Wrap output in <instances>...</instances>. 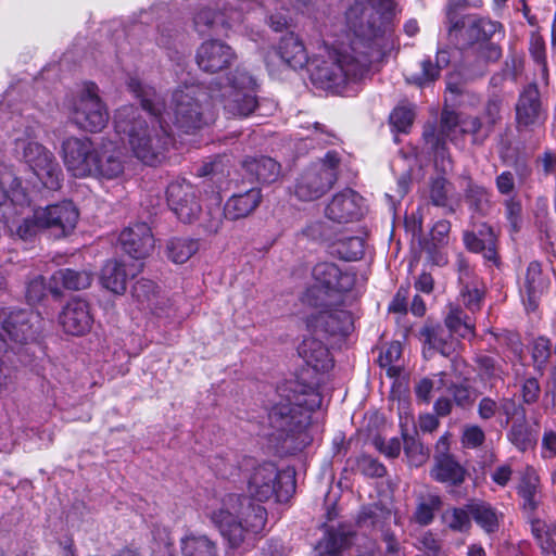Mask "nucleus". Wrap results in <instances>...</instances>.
Here are the masks:
<instances>
[{"label": "nucleus", "instance_id": "obj_52", "mask_svg": "<svg viewBox=\"0 0 556 556\" xmlns=\"http://www.w3.org/2000/svg\"><path fill=\"white\" fill-rule=\"evenodd\" d=\"M404 438V452L408 457V460L414 466H420L427 460V453L420 442L414 437H408L403 433Z\"/></svg>", "mask_w": 556, "mask_h": 556}, {"label": "nucleus", "instance_id": "obj_53", "mask_svg": "<svg viewBox=\"0 0 556 556\" xmlns=\"http://www.w3.org/2000/svg\"><path fill=\"white\" fill-rule=\"evenodd\" d=\"M505 216L513 232H518L522 225V206L520 201L511 198L505 201Z\"/></svg>", "mask_w": 556, "mask_h": 556}, {"label": "nucleus", "instance_id": "obj_24", "mask_svg": "<svg viewBox=\"0 0 556 556\" xmlns=\"http://www.w3.org/2000/svg\"><path fill=\"white\" fill-rule=\"evenodd\" d=\"M521 506L528 516L534 515L542 503L541 481L533 467H527L517 488Z\"/></svg>", "mask_w": 556, "mask_h": 556}, {"label": "nucleus", "instance_id": "obj_11", "mask_svg": "<svg viewBox=\"0 0 556 556\" xmlns=\"http://www.w3.org/2000/svg\"><path fill=\"white\" fill-rule=\"evenodd\" d=\"M480 128L479 118L467 117L460 121L455 112L444 110L441 115L440 137L435 138L434 134L425 132L426 140L434 148L435 166L443 173L452 169V161L444 146L441 144V139L454 141L458 132L476 134Z\"/></svg>", "mask_w": 556, "mask_h": 556}, {"label": "nucleus", "instance_id": "obj_3", "mask_svg": "<svg viewBox=\"0 0 556 556\" xmlns=\"http://www.w3.org/2000/svg\"><path fill=\"white\" fill-rule=\"evenodd\" d=\"M320 405L321 396L314 387L299 380L283 382L268 408V435L289 452L303 450L313 441L312 413Z\"/></svg>", "mask_w": 556, "mask_h": 556}, {"label": "nucleus", "instance_id": "obj_31", "mask_svg": "<svg viewBox=\"0 0 556 556\" xmlns=\"http://www.w3.org/2000/svg\"><path fill=\"white\" fill-rule=\"evenodd\" d=\"M132 296L146 308L150 309L152 314H162V307H159V300L162 303H167L168 298L161 293L156 285L148 279L138 280L132 287Z\"/></svg>", "mask_w": 556, "mask_h": 556}, {"label": "nucleus", "instance_id": "obj_61", "mask_svg": "<svg viewBox=\"0 0 556 556\" xmlns=\"http://www.w3.org/2000/svg\"><path fill=\"white\" fill-rule=\"evenodd\" d=\"M530 52L533 60L539 64L543 79L547 77V65L545 61V45L542 38L534 37L531 41Z\"/></svg>", "mask_w": 556, "mask_h": 556}, {"label": "nucleus", "instance_id": "obj_32", "mask_svg": "<svg viewBox=\"0 0 556 556\" xmlns=\"http://www.w3.org/2000/svg\"><path fill=\"white\" fill-rule=\"evenodd\" d=\"M547 287L546 279L542 276L541 265L538 262H531L527 268L525 283L521 293L527 295V307L534 309L538 298Z\"/></svg>", "mask_w": 556, "mask_h": 556}, {"label": "nucleus", "instance_id": "obj_58", "mask_svg": "<svg viewBox=\"0 0 556 556\" xmlns=\"http://www.w3.org/2000/svg\"><path fill=\"white\" fill-rule=\"evenodd\" d=\"M375 447L384 454L387 457L394 458L397 457L401 453L402 444L400 439L391 438L386 440L383 438H375L374 440Z\"/></svg>", "mask_w": 556, "mask_h": 556}, {"label": "nucleus", "instance_id": "obj_35", "mask_svg": "<svg viewBox=\"0 0 556 556\" xmlns=\"http://www.w3.org/2000/svg\"><path fill=\"white\" fill-rule=\"evenodd\" d=\"M531 531L545 556H556V525L528 516Z\"/></svg>", "mask_w": 556, "mask_h": 556}, {"label": "nucleus", "instance_id": "obj_33", "mask_svg": "<svg viewBox=\"0 0 556 556\" xmlns=\"http://www.w3.org/2000/svg\"><path fill=\"white\" fill-rule=\"evenodd\" d=\"M317 323L324 326L325 331L331 334H348L353 329V317L350 312L334 308L321 312Z\"/></svg>", "mask_w": 556, "mask_h": 556}, {"label": "nucleus", "instance_id": "obj_41", "mask_svg": "<svg viewBox=\"0 0 556 556\" xmlns=\"http://www.w3.org/2000/svg\"><path fill=\"white\" fill-rule=\"evenodd\" d=\"M429 198L433 205L446 207L450 212L454 211V204L458 202V199L454 198L452 184L444 177H438L431 181Z\"/></svg>", "mask_w": 556, "mask_h": 556}, {"label": "nucleus", "instance_id": "obj_46", "mask_svg": "<svg viewBox=\"0 0 556 556\" xmlns=\"http://www.w3.org/2000/svg\"><path fill=\"white\" fill-rule=\"evenodd\" d=\"M24 191L21 181L13 178L11 174L4 173L0 176V206L3 205L2 218L7 225L5 211L12 204L13 193Z\"/></svg>", "mask_w": 556, "mask_h": 556}, {"label": "nucleus", "instance_id": "obj_10", "mask_svg": "<svg viewBox=\"0 0 556 556\" xmlns=\"http://www.w3.org/2000/svg\"><path fill=\"white\" fill-rule=\"evenodd\" d=\"M339 156L328 152L325 159L305 169L294 187L295 195L302 201H313L323 197L337 180Z\"/></svg>", "mask_w": 556, "mask_h": 556}, {"label": "nucleus", "instance_id": "obj_7", "mask_svg": "<svg viewBox=\"0 0 556 556\" xmlns=\"http://www.w3.org/2000/svg\"><path fill=\"white\" fill-rule=\"evenodd\" d=\"M256 88L254 77L244 68L237 67L223 80L211 84L210 97L212 103H219L229 116L248 117L261 109Z\"/></svg>", "mask_w": 556, "mask_h": 556}, {"label": "nucleus", "instance_id": "obj_17", "mask_svg": "<svg viewBox=\"0 0 556 556\" xmlns=\"http://www.w3.org/2000/svg\"><path fill=\"white\" fill-rule=\"evenodd\" d=\"M126 163V154L113 141H102L97 148L94 170L91 177L102 179H115L123 175Z\"/></svg>", "mask_w": 556, "mask_h": 556}, {"label": "nucleus", "instance_id": "obj_37", "mask_svg": "<svg viewBox=\"0 0 556 556\" xmlns=\"http://www.w3.org/2000/svg\"><path fill=\"white\" fill-rule=\"evenodd\" d=\"M509 442L520 452H526L533 448L536 444V434L527 425L525 414L521 413L520 419L513 422L510 430L507 433Z\"/></svg>", "mask_w": 556, "mask_h": 556}, {"label": "nucleus", "instance_id": "obj_57", "mask_svg": "<svg viewBox=\"0 0 556 556\" xmlns=\"http://www.w3.org/2000/svg\"><path fill=\"white\" fill-rule=\"evenodd\" d=\"M437 508V501L421 502L416 507L413 519L420 526H427L432 522L434 510Z\"/></svg>", "mask_w": 556, "mask_h": 556}, {"label": "nucleus", "instance_id": "obj_5", "mask_svg": "<svg viewBox=\"0 0 556 556\" xmlns=\"http://www.w3.org/2000/svg\"><path fill=\"white\" fill-rule=\"evenodd\" d=\"M206 515L231 547H239L250 535L260 533L267 516L263 506L236 494L225 496Z\"/></svg>", "mask_w": 556, "mask_h": 556}, {"label": "nucleus", "instance_id": "obj_62", "mask_svg": "<svg viewBox=\"0 0 556 556\" xmlns=\"http://www.w3.org/2000/svg\"><path fill=\"white\" fill-rule=\"evenodd\" d=\"M46 294L45 279L41 276L35 277L30 280L26 288V299L28 303L36 304L42 300Z\"/></svg>", "mask_w": 556, "mask_h": 556}, {"label": "nucleus", "instance_id": "obj_14", "mask_svg": "<svg viewBox=\"0 0 556 556\" xmlns=\"http://www.w3.org/2000/svg\"><path fill=\"white\" fill-rule=\"evenodd\" d=\"M166 197L168 205L184 223L194 222L202 212L199 190L186 179L172 181L167 187Z\"/></svg>", "mask_w": 556, "mask_h": 556}, {"label": "nucleus", "instance_id": "obj_49", "mask_svg": "<svg viewBox=\"0 0 556 556\" xmlns=\"http://www.w3.org/2000/svg\"><path fill=\"white\" fill-rule=\"evenodd\" d=\"M444 522L455 531H467L470 526V513L468 507L447 509L443 515Z\"/></svg>", "mask_w": 556, "mask_h": 556}, {"label": "nucleus", "instance_id": "obj_23", "mask_svg": "<svg viewBox=\"0 0 556 556\" xmlns=\"http://www.w3.org/2000/svg\"><path fill=\"white\" fill-rule=\"evenodd\" d=\"M517 122L521 126H533L540 124L545 118V112L542 109L540 93L534 85H529L521 92L516 105Z\"/></svg>", "mask_w": 556, "mask_h": 556}, {"label": "nucleus", "instance_id": "obj_47", "mask_svg": "<svg viewBox=\"0 0 556 556\" xmlns=\"http://www.w3.org/2000/svg\"><path fill=\"white\" fill-rule=\"evenodd\" d=\"M416 547L426 556H450L448 548L445 547L443 541L430 531L424 532L418 538Z\"/></svg>", "mask_w": 556, "mask_h": 556}, {"label": "nucleus", "instance_id": "obj_40", "mask_svg": "<svg viewBox=\"0 0 556 556\" xmlns=\"http://www.w3.org/2000/svg\"><path fill=\"white\" fill-rule=\"evenodd\" d=\"M184 556H216L215 542L203 534H189L181 541Z\"/></svg>", "mask_w": 556, "mask_h": 556}, {"label": "nucleus", "instance_id": "obj_38", "mask_svg": "<svg viewBox=\"0 0 556 556\" xmlns=\"http://www.w3.org/2000/svg\"><path fill=\"white\" fill-rule=\"evenodd\" d=\"M352 542V538L342 531H328L317 543L315 549L319 556H341Z\"/></svg>", "mask_w": 556, "mask_h": 556}, {"label": "nucleus", "instance_id": "obj_54", "mask_svg": "<svg viewBox=\"0 0 556 556\" xmlns=\"http://www.w3.org/2000/svg\"><path fill=\"white\" fill-rule=\"evenodd\" d=\"M439 376H440V378L437 381L438 389L446 388L448 390V392L453 395V399L457 405L465 406L469 403L470 392L466 387H464L462 384H456V383H452V384L447 386V383L444 380V378L446 377V374L441 372Z\"/></svg>", "mask_w": 556, "mask_h": 556}, {"label": "nucleus", "instance_id": "obj_43", "mask_svg": "<svg viewBox=\"0 0 556 556\" xmlns=\"http://www.w3.org/2000/svg\"><path fill=\"white\" fill-rule=\"evenodd\" d=\"M55 285H62L68 290L86 289L92 281V276L86 270L76 271L70 268L59 269L52 275Z\"/></svg>", "mask_w": 556, "mask_h": 556}, {"label": "nucleus", "instance_id": "obj_22", "mask_svg": "<svg viewBox=\"0 0 556 556\" xmlns=\"http://www.w3.org/2000/svg\"><path fill=\"white\" fill-rule=\"evenodd\" d=\"M142 269V264L134 262L126 264L117 261H109L102 268L100 281L109 291L123 294L126 291L127 279L135 277Z\"/></svg>", "mask_w": 556, "mask_h": 556}, {"label": "nucleus", "instance_id": "obj_42", "mask_svg": "<svg viewBox=\"0 0 556 556\" xmlns=\"http://www.w3.org/2000/svg\"><path fill=\"white\" fill-rule=\"evenodd\" d=\"M498 28L500 25L490 20L468 17L465 36L472 43L480 45L488 41Z\"/></svg>", "mask_w": 556, "mask_h": 556}, {"label": "nucleus", "instance_id": "obj_30", "mask_svg": "<svg viewBox=\"0 0 556 556\" xmlns=\"http://www.w3.org/2000/svg\"><path fill=\"white\" fill-rule=\"evenodd\" d=\"M431 477L442 483L458 485L465 480V469L451 456L437 457Z\"/></svg>", "mask_w": 556, "mask_h": 556}, {"label": "nucleus", "instance_id": "obj_19", "mask_svg": "<svg viewBox=\"0 0 556 556\" xmlns=\"http://www.w3.org/2000/svg\"><path fill=\"white\" fill-rule=\"evenodd\" d=\"M59 321L68 334L83 336L87 333L93 324L89 303L79 298L72 299L63 307Z\"/></svg>", "mask_w": 556, "mask_h": 556}, {"label": "nucleus", "instance_id": "obj_15", "mask_svg": "<svg viewBox=\"0 0 556 556\" xmlns=\"http://www.w3.org/2000/svg\"><path fill=\"white\" fill-rule=\"evenodd\" d=\"M237 60L233 49L222 40L208 39L197 50L195 62L206 73H217L228 68Z\"/></svg>", "mask_w": 556, "mask_h": 556}, {"label": "nucleus", "instance_id": "obj_45", "mask_svg": "<svg viewBox=\"0 0 556 556\" xmlns=\"http://www.w3.org/2000/svg\"><path fill=\"white\" fill-rule=\"evenodd\" d=\"M445 324L451 332H455L464 338L472 331V326L467 315L460 307L453 304L450 305V312L445 318Z\"/></svg>", "mask_w": 556, "mask_h": 556}, {"label": "nucleus", "instance_id": "obj_39", "mask_svg": "<svg viewBox=\"0 0 556 556\" xmlns=\"http://www.w3.org/2000/svg\"><path fill=\"white\" fill-rule=\"evenodd\" d=\"M470 516L486 533H492L498 528V515L488 503L471 502L467 505Z\"/></svg>", "mask_w": 556, "mask_h": 556}, {"label": "nucleus", "instance_id": "obj_28", "mask_svg": "<svg viewBox=\"0 0 556 556\" xmlns=\"http://www.w3.org/2000/svg\"><path fill=\"white\" fill-rule=\"evenodd\" d=\"M420 339L425 344L426 356H430L432 350L444 356H450L453 352V342L448 340L450 333L439 325H426L420 330Z\"/></svg>", "mask_w": 556, "mask_h": 556}, {"label": "nucleus", "instance_id": "obj_63", "mask_svg": "<svg viewBox=\"0 0 556 556\" xmlns=\"http://www.w3.org/2000/svg\"><path fill=\"white\" fill-rule=\"evenodd\" d=\"M478 56L485 63L497 62L502 56V49L493 42H482L477 46Z\"/></svg>", "mask_w": 556, "mask_h": 556}, {"label": "nucleus", "instance_id": "obj_4", "mask_svg": "<svg viewBox=\"0 0 556 556\" xmlns=\"http://www.w3.org/2000/svg\"><path fill=\"white\" fill-rule=\"evenodd\" d=\"M78 217V210L71 201L33 208L25 191H15L12 204L5 211L8 229L22 239L35 236L40 229L67 236L75 229Z\"/></svg>", "mask_w": 556, "mask_h": 556}, {"label": "nucleus", "instance_id": "obj_36", "mask_svg": "<svg viewBox=\"0 0 556 556\" xmlns=\"http://www.w3.org/2000/svg\"><path fill=\"white\" fill-rule=\"evenodd\" d=\"M199 250L197 240L188 237H174L166 242V256L175 264L186 263Z\"/></svg>", "mask_w": 556, "mask_h": 556}, {"label": "nucleus", "instance_id": "obj_6", "mask_svg": "<svg viewBox=\"0 0 556 556\" xmlns=\"http://www.w3.org/2000/svg\"><path fill=\"white\" fill-rule=\"evenodd\" d=\"M40 127L34 123L15 137V154L48 190H59L64 175L54 153L38 141Z\"/></svg>", "mask_w": 556, "mask_h": 556}, {"label": "nucleus", "instance_id": "obj_26", "mask_svg": "<svg viewBox=\"0 0 556 556\" xmlns=\"http://www.w3.org/2000/svg\"><path fill=\"white\" fill-rule=\"evenodd\" d=\"M262 193L258 188H251L243 193L230 197L224 206V216L237 220L249 216L260 205Z\"/></svg>", "mask_w": 556, "mask_h": 556}, {"label": "nucleus", "instance_id": "obj_44", "mask_svg": "<svg viewBox=\"0 0 556 556\" xmlns=\"http://www.w3.org/2000/svg\"><path fill=\"white\" fill-rule=\"evenodd\" d=\"M382 540L386 544L384 556H407L404 547L401 546L395 535L390 531H384ZM357 556H380V552L376 547V543L366 540V542L358 547Z\"/></svg>", "mask_w": 556, "mask_h": 556}, {"label": "nucleus", "instance_id": "obj_18", "mask_svg": "<svg viewBox=\"0 0 556 556\" xmlns=\"http://www.w3.org/2000/svg\"><path fill=\"white\" fill-rule=\"evenodd\" d=\"M225 11L222 14H215L210 8H202L193 17L194 29L200 35L219 29H238L244 20L242 10L225 8Z\"/></svg>", "mask_w": 556, "mask_h": 556}, {"label": "nucleus", "instance_id": "obj_34", "mask_svg": "<svg viewBox=\"0 0 556 556\" xmlns=\"http://www.w3.org/2000/svg\"><path fill=\"white\" fill-rule=\"evenodd\" d=\"M459 282L463 286L460 291L463 304L470 312L480 309L483 291L477 281L471 280V271L468 266L463 265V262L459 267Z\"/></svg>", "mask_w": 556, "mask_h": 556}, {"label": "nucleus", "instance_id": "obj_56", "mask_svg": "<svg viewBox=\"0 0 556 556\" xmlns=\"http://www.w3.org/2000/svg\"><path fill=\"white\" fill-rule=\"evenodd\" d=\"M551 355V343L546 338H538L533 341L532 358L534 366L541 370Z\"/></svg>", "mask_w": 556, "mask_h": 556}, {"label": "nucleus", "instance_id": "obj_25", "mask_svg": "<svg viewBox=\"0 0 556 556\" xmlns=\"http://www.w3.org/2000/svg\"><path fill=\"white\" fill-rule=\"evenodd\" d=\"M298 353L316 371H327L332 367L329 350L315 337L304 338L298 348Z\"/></svg>", "mask_w": 556, "mask_h": 556}, {"label": "nucleus", "instance_id": "obj_48", "mask_svg": "<svg viewBox=\"0 0 556 556\" xmlns=\"http://www.w3.org/2000/svg\"><path fill=\"white\" fill-rule=\"evenodd\" d=\"M392 518V513L389 508H384L379 504H374L368 507H364L359 515V523L364 526H378L386 520Z\"/></svg>", "mask_w": 556, "mask_h": 556}, {"label": "nucleus", "instance_id": "obj_21", "mask_svg": "<svg viewBox=\"0 0 556 556\" xmlns=\"http://www.w3.org/2000/svg\"><path fill=\"white\" fill-rule=\"evenodd\" d=\"M315 287L325 289L326 292L350 291L355 282V276L341 269L334 263H319L313 268Z\"/></svg>", "mask_w": 556, "mask_h": 556}, {"label": "nucleus", "instance_id": "obj_1", "mask_svg": "<svg viewBox=\"0 0 556 556\" xmlns=\"http://www.w3.org/2000/svg\"><path fill=\"white\" fill-rule=\"evenodd\" d=\"M394 0L352 2L340 21V36L332 48L324 45L308 58L302 38L294 31L282 35L273 48L281 63L292 70L308 65L309 77L319 89L343 96L357 92V84L391 46Z\"/></svg>", "mask_w": 556, "mask_h": 556}, {"label": "nucleus", "instance_id": "obj_2", "mask_svg": "<svg viewBox=\"0 0 556 556\" xmlns=\"http://www.w3.org/2000/svg\"><path fill=\"white\" fill-rule=\"evenodd\" d=\"M127 86L140 99L142 110L134 105L117 109L114 129L122 140H127L134 156L147 165L154 166L165 157L172 142V127L189 134L213 119L210 90L200 85L178 87L167 108L155 90L138 77H130Z\"/></svg>", "mask_w": 556, "mask_h": 556}, {"label": "nucleus", "instance_id": "obj_55", "mask_svg": "<svg viewBox=\"0 0 556 556\" xmlns=\"http://www.w3.org/2000/svg\"><path fill=\"white\" fill-rule=\"evenodd\" d=\"M480 375L483 379L490 381L502 380L505 370L503 367L495 362L492 357L483 356L479 359Z\"/></svg>", "mask_w": 556, "mask_h": 556}, {"label": "nucleus", "instance_id": "obj_50", "mask_svg": "<svg viewBox=\"0 0 556 556\" xmlns=\"http://www.w3.org/2000/svg\"><path fill=\"white\" fill-rule=\"evenodd\" d=\"M415 118V112L412 106L399 105L390 115V124L400 132H407Z\"/></svg>", "mask_w": 556, "mask_h": 556}, {"label": "nucleus", "instance_id": "obj_60", "mask_svg": "<svg viewBox=\"0 0 556 556\" xmlns=\"http://www.w3.org/2000/svg\"><path fill=\"white\" fill-rule=\"evenodd\" d=\"M440 72L438 66L433 64L429 58L425 59L421 62V73L414 78V81L419 86H424L438 79Z\"/></svg>", "mask_w": 556, "mask_h": 556}, {"label": "nucleus", "instance_id": "obj_51", "mask_svg": "<svg viewBox=\"0 0 556 556\" xmlns=\"http://www.w3.org/2000/svg\"><path fill=\"white\" fill-rule=\"evenodd\" d=\"M466 198L470 207L478 213L484 214L491 206L490 194L483 187L469 186Z\"/></svg>", "mask_w": 556, "mask_h": 556}, {"label": "nucleus", "instance_id": "obj_29", "mask_svg": "<svg viewBox=\"0 0 556 556\" xmlns=\"http://www.w3.org/2000/svg\"><path fill=\"white\" fill-rule=\"evenodd\" d=\"M248 174L263 184L275 182L280 176V165L268 156L248 157L242 163Z\"/></svg>", "mask_w": 556, "mask_h": 556}, {"label": "nucleus", "instance_id": "obj_8", "mask_svg": "<svg viewBox=\"0 0 556 556\" xmlns=\"http://www.w3.org/2000/svg\"><path fill=\"white\" fill-rule=\"evenodd\" d=\"M295 490L294 473L279 470L274 463L254 466L248 477V491L252 498L266 502L273 497L286 502Z\"/></svg>", "mask_w": 556, "mask_h": 556}, {"label": "nucleus", "instance_id": "obj_12", "mask_svg": "<svg viewBox=\"0 0 556 556\" xmlns=\"http://www.w3.org/2000/svg\"><path fill=\"white\" fill-rule=\"evenodd\" d=\"M97 148L86 137H68L61 143V157L66 170L76 178L91 177Z\"/></svg>", "mask_w": 556, "mask_h": 556}, {"label": "nucleus", "instance_id": "obj_64", "mask_svg": "<svg viewBox=\"0 0 556 556\" xmlns=\"http://www.w3.org/2000/svg\"><path fill=\"white\" fill-rule=\"evenodd\" d=\"M541 456L545 459H551L556 456V432L553 430H545L541 443Z\"/></svg>", "mask_w": 556, "mask_h": 556}, {"label": "nucleus", "instance_id": "obj_9", "mask_svg": "<svg viewBox=\"0 0 556 556\" xmlns=\"http://www.w3.org/2000/svg\"><path fill=\"white\" fill-rule=\"evenodd\" d=\"M72 122L81 130L101 131L109 122V112L93 83H86L70 103Z\"/></svg>", "mask_w": 556, "mask_h": 556}, {"label": "nucleus", "instance_id": "obj_13", "mask_svg": "<svg viewBox=\"0 0 556 556\" xmlns=\"http://www.w3.org/2000/svg\"><path fill=\"white\" fill-rule=\"evenodd\" d=\"M0 326L16 344H27L40 333L42 319L33 309L0 308Z\"/></svg>", "mask_w": 556, "mask_h": 556}, {"label": "nucleus", "instance_id": "obj_20", "mask_svg": "<svg viewBox=\"0 0 556 556\" xmlns=\"http://www.w3.org/2000/svg\"><path fill=\"white\" fill-rule=\"evenodd\" d=\"M122 249L136 261L150 255L154 249L151 228L146 223H138L125 228L118 238Z\"/></svg>", "mask_w": 556, "mask_h": 556}, {"label": "nucleus", "instance_id": "obj_16", "mask_svg": "<svg viewBox=\"0 0 556 556\" xmlns=\"http://www.w3.org/2000/svg\"><path fill=\"white\" fill-rule=\"evenodd\" d=\"M364 200L352 189L334 194L325 208L328 219L343 224L358 220L363 215Z\"/></svg>", "mask_w": 556, "mask_h": 556}, {"label": "nucleus", "instance_id": "obj_59", "mask_svg": "<svg viewBox=\"0 0 556 556\" xmlns=\"http://www.w3.org/2000/svg\"><path fill=\"white\" fill-rule=\"evenodd\" d=\"M359 470L368 477H383L386 467L377 459L370 456H362L358 460Z\"/></svg>", "mask_w": 556, "mask_h": 556}, {"label": "nucleus", "instance_id": "obj_27", "mask_svg": "<svg viewBox=\"0 0 556 556\" xmlns=\"http://www.w3.org/2000/svg\"><path fill=\"white\" fill-rule=\"evenodd\" d=\"M479 235L485 236V239H480L476 231H466L464 233V242L468 250L475 253H482L483 257L490 262H496V235L493 229L483 224L479 227Z\"/></svg>", "mask_w": 556, "mask_h": 556}]
</instances>
